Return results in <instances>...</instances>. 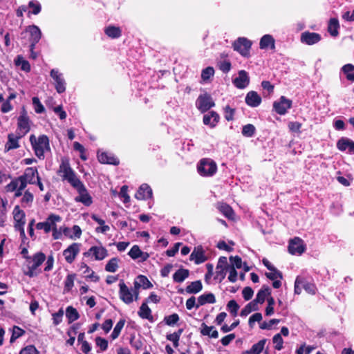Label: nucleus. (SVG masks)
<instances>
[{
    "mask_svg": "<svg viewBox=\"0 0 354 354\" xmlns=\"http://www.w3.org/2000/svg\"><path fill=\"white\" fill-rule=\"evenodd\" d=\"M25 331L18 326H14L12 334L10 337V342L15 341L16 339L20 337L24 334Z\"/></svg>",
    "mask_w": 354,
    "mask_h": 354,
    "instance_id": "nucleus-60",
    "label": "nucleus"
},
{
    "mask_svg": "<svg viewBox=\"0 0 354 354\" xmlns=\"http://www.w3.org/2000/svg\"><path fill=\"white\" fill-rule=\"evenodd\" d=\"M46 223L49 225L50 230L54 229V227H57V223L62 221V217L59 215L51 214L46 220Z\"/></svg>",
    "mask_w": 354,
    "mask_h": 354,
    "instance_id": "nucleus-41",
    "label": "nucleus"
},
{
    "mask_svg": "<svg viewBox=\"0 0 354 354\" xmlns=\"http://www.w3.org/2000/svg\"><path fill=\"white\" fill-rule=\"evenodd\" d=\"M201 333L203 335H207L212 338H217L218 337V331L214 329L213 326H208L205 324H202Z\"/></svg>",
    "mask_w": 354,
    "mask_h": 354,
    "instance_id": "nucleus-34",
    "label": "nucleus"
},
{
    "mask_svg": "<svg viewBox=\"0 0 354 354\" xmlns=\"http://www.w3.org/2000/svg\"><path fill=\"white\" fill-rule=\"evenodd\" d=\"M73 187L75 188L79 194V195L75 198L76 202L82 203L86 206H89L92 204V198L82 181Z\"/></svg>",
    "mask_w": 354,
    "mask_h": 354,
    "instance_id": "nucleus-10",
    "label": "nucleus"
},
{
    "mask_svg": "<svg viewBox=\"0 0 354 354\" xmlns=\"http://www.w3.org/2000/svg\"><path fill=\"white\" fill-rule=\"evenodd\" d=\"M266 343V339H261L257 344H254L250 350L243 352L242 354H260L263 350Z\"/></svg>",
    "mask_w": 354,
    "mask_h": 354,
    "instance_id": "nucleus-30",
    "label": "nucleus"
},
{
    "mask_svg": "<svg viewBox=\"0 0 354 354\" xmlns=\"http://www.w3.org/2000/svg\"><path fill=\"white\" fill-rule=\"evenodd\" d=\"M226 272V268H221L220 269H218V267H216L214 279L218 280L219 282H221L225 279Z\"/></svg>",
    "mask_w": 354,
    "mask_h": 354,
    "instance_id": "nucleus-55",
    "label": "nucleus"
},
{
    "mask_svg": "<svg viewBox=\"0 0 354 354\" xmlns=\"http://www.w3.org/2000/svg\"><path fill=\"white\" fill-rule=\"evenodd\" d=\"M30 141L33 147L35 155L39 158H44V153L50 150L48 138L42 135L37 138L34 135L30 136Z\"/></svg>",
    "mask_w": 354,
    "mask_h": 354,
    "instance_id": "nucleus-4",
    "label": "nucleus"
},
{
    "mask_svg": "<svg viewBox=\"0 0 354 354\" xmlns=\"http://www.w3.org/2000/svg\"><path fill=\"white\" fill-rule=\"evenodd\" d=\"M104 32L109 37L116 39L121 36L122 30L119 27L109 26L105 28Z\"/></svg>",
    "mask_w": 354,
    "mask_h": 354,
    "instance_id": "nucleus-32",
    "label": "nucleus"
},
{
    "mask_svg": "<svg viewBox=\"0 0 354 354\" xmlns=\"http://www.w3.org/2000/svg\"><path fill=\"white\" fill-rule=\"evenodd\" d=\"M138 315L142 319H147L149 320L152 319L151 310L147 306V302H144L142 304L138 311Z\"/></svg>",
    "mask_w": 354,
    "mask_h": 354,
    "instance_id": "nucleus-36",
    "label": "nucleus"
},
{
    "mask_svg": "<svg viewBox=\"0 0 354 354\" xmlns=\"http://www.w3.org/2000/svg\"><path fill=\"white\" fill-rule=\"evenodd\" d=\"M120 259L118 257L111 259L105 266V270L109 272H115L119 268Z\"/></svg>",
    "mask_w": 354,
    "mask_h": 354,
    "instance_id": "nucleus-35",
    "label": "nucleus"
},
{
    "mask_svg": "<svg viewBox=\"0 0 354 354\" xmlns=\"http://www.w3.org/2000/svg\"><path fill=\"white\" fill-rule=\"evenodd\" d=\"M337 147L340 151L348 149L349 153H354V142L346 138L339 139L337 143Z\"/></svg>",
    "mask_w": 354,
    "mask_h": 354,
    "instance_id": "nucleus-26",
    "label": "nucleus"
},
{
    "mask_svg": "<svg viewBox=\"0 0 354 354\" xmlns=\"http://www.w3.org/2000/svg\"><path fill=\"white\" fill-rule=\"evenodd\" d=\"M227 308L233 316H236L239 306L235 300H230L227 303Z\"/></svg>",
    "mask_w": 354,
    "mask_h": 354,
    "instance_id": "nucleus-54",
    "label": "nucleus"
},
{
    "mask_svg": "<svg viewBox=\"0 0 354 354\" xmlns=\"http://www.w3.org/2000/svg\"><path fill=\"white\" fill-rule=\"evenodd\" d=\"M258 310V306L255 301H252L248 303L241 311L240 315L241 317H246L249 315L252 311H255Z\"/></svg>",
    "mask_w": 354,
    "mask_h": 354,
    "instance_id": "nucleus-40",
    "label": "nucleus"
},
{
    "mask_svg": "<svg viewBox=\"0 0 354 354\" xmlns=\"http://www.w3.org/2000/svg\"><path fill=\"white\" fill-rule=\"evenodd\" d=\"M270 294V289L268 286H263L258 292L256 298L253 300L257 304H263L268 295Z\"/></svg>",
    "mask_w": 354,
    "mask_h": 354,
    "instance_id": "nucleus-31",
    "label": "nucleus"
},
{
    "mask_svg": "<svg viewBox=\"0 0 354 354\" xmlns=\"http://www.w3.org/2000/svg\"><path fill=\"white\" fill-rule=\"evenodd\" d=\"M216 302V299L212 293H207L201 295L198 297V302L196 304V308H198L199 306L205 305L206 304H214Z\"/></svg>",
    "mask_w": 354,
    "mask_h": 354,
    "instance_id": "nucleus-29",
    "label": "nucleus"
},
{
    "mask_svg": "<svg viewBox=\"0 0 354 354\" xmlns=\"http://www.w3.org/2000/svg\"><path fill=\"white\" fill-rule=\"evenodd\" d=\"M305 245L302 239L295 237L292 239L288 245V251L292 254H301L305 251Z\"/></svg>",
    "mask_w": 354,
    "mask_h": 354,
    "instance_id": "nucleus-16",
    "label": "nucleus"
},
{
    "mask_svg": "<svg viewBox=\"0 0 354 354\" xmlns=\"http://www.w3.org/2000/svg\"><path fill=\"white\" fill-rule=\"evenodd\" d=\"M203 288L201 281H195L192 282L186 288V292L189 294H196L200 292Z\"/></svg>",
    "mask_w": 354,
    "mask_h": 354,
    "instance_id": "nucleus-38",
    "label": "nucleus"
},
{
    "mask_svg": "<svg viewBox=\"0 0 354 354\" xmlns=\"http://www.w3.org/2000/svg\"><path fill=\"white\" fill-rule=\"evenodd\" d=\"M15 62L17 65L21 66V69L25 71H29L30 70L29 62L26 60H24L22 57L18 56Z\"/></svg>",
    "mask_w": 354,
    "mask_h": 354,
    "instance_id": "nucleus-52",
    "label": "nucleus"
},
{
    "mask_svg": "<svg viewBox=\"0 0 354 354\" xmlns=\"http://www.w3.org/2000/svg\"><path fill=\"white\" fill-rule=\"evenodd\" d=\"M29 8H32V13L34 15H38L41 11V5L37 1H30L28 3Z\"/></svg>",
    "mask_w": 354,
    "mask_h": 354,
    "instance_id": "nucleus-63",
    "label": "nucleus"
},
{
    "mask_svg": "<svg viewBox=\"0 0 354 354\" xmlns=\"http://www.w3.org/2000/svg\"><path fill=\"white\" fill-rule=\"evenodd\" d=\"M218 209L219 211L227 218H232L234 216V211L232 207L225 203L218 205Z\"/></svg>",
    "mask_w": 354,
    "mask_h": 354,
    "instance_id": "nucleus-39",
    "label": "nucleus"
},
{
    "mask_svg": "<svg viewBox=\"0 0 354 354\" xmlns=\"http://www.w3.org/2000/svg\"><path fill=\"white\" fill-rule=\"evenodd\" d=\"M80 244L78 243H74L69 245L63 252L65 260L68 263H71L75 260L76 256L79 254L80 250Z\"/></svg>",
    "mask_w": 354,
    "mask_h": 354,
    "instance_id": "nucleus-15",
    "label": "nucleus"
},
{
    "mask_svg": "<svg viewBox=\"0 0 354 354\" xmlns=\"http://www.w3.org/2000/svg\"><path fill=\"white\" fill-rule=\"evenodd\" d=\"M50 75L53 80L55 88L58 93H62L66 91V82L64 75L58 69L53 68L50 72Z\"/></svg>",
    "mask_w": 354,
    "mask_h": 354,
    "instance_id": "nucleus-12",
    "label": "nucleus"
},
{
    "mask_svg": "<svg viewBox=\"0 0 354 354\" xmlns=\"http://www.w3.org/2000/svg\"><path fill=\"white\" fill-rule=\"evenodd\" d=\"M32 101L35 111L37 113H42L44 112L45 108L37 97H33Z\"/></svg>",
    "mask_w": 354,
    "mask_h": 354,
    "instance_id": "nucleus-47",
    "label": "nucleus"
},
{
    "mask_svg": "<svg viewBox=\"0 0 354 354\" xmlns=\"http://www.w3.org/2000/svg\"><path fill=\"white\" fill-rule=\"evenodd\" d=\"M151 196L152 189L147 184H142L136 194V198L138 200H147Z\"/></svg>",
    "mask_w": 354,
    "mask_h": 354,
    "instance_id": "nucleus-24",
    "label": "nucleus"
},
{
    "mask_svg": "<svg viewBox=\"0 0 354 354\" xmlns=\"http://www.w3.org/2000/svg\"><path fill=\"white\" fill-rule=\"evenodd\" d=\"M292 106V100L281 96L273 103V109L279 115H284Z\"/></svg>",
    "mask_w": 354,
    "mask_h": 354,
    "instance_id": "nucleus-14",
    "label": "nucleus"
},
{
    "mask_svg": "<svg viewBox=\"0 0 354 354\" xmlns=\"http://www.w3.org/2000/svg\"><path fill=\"white\" fill-rule=\"evenodd\" d=\"M24 136L17 132V134L10 133L8 136V141L5 145L6 151L17 149L19 147V140Z\"/></svg>",
    "mask_w": 354,
    "mask_h": 354,
    "instance_id": "nucleus-22",
    "label": "nucleus"
},
{
    "mask_svg": "<svg viewBox=\"0 0 354 354\" xmlns=\"http://www.w3.org/2000/svg\"><path fill=\"white\" fill-rule=\"evenodd\" d=\"M19 185V178H16L6 186V190L8 192H13L17 190Z\"/></svg>",
    "mask_w": 354,
    "mask_h": 354,
    "instance_id": "nucleus-57",
    "label": "nucleus"
},
{
    "mask_svg": "<svg viewBox=\"0 0 354 354\" xmlns=\"http://www.w3.org/2000/svg\"><path fill=\"white\" fill-rule=\"evenodd\" d=\"M74 274L67 275L64 281V292H69L74 286Z\"/></svg>",
    "mask_w": 354,
    "mask_h": 354,
    "instance_id": "nucleus-48",
    "label": "nucleus"
},
{
    "mask_svg": "<svg viewBox=\"0 0 354 354\" xmlns=\"http://www.w3.org/2000/svg\"><path fill=\"white\" fill-rule=\"evenodd\" d=\"M270 272L266 273V275L268 278H269L271 280H275V279H282V274L280 271H279L276 268H274L272 270H270Z\"/></svg>",
    "mask_w": 354,
    "mask_h": 354,
    "instance_id": "nucleus-58",
    "label": "nucleus"
},
{
    "mask_svg": "<svg viewBox=\"0 0 354 354\" xmlns=\"http://www.w3.org/2000/svg\"><path fill=\"white\" fill-rule=\"evenodd\" d=\"M232 82L237 88L243 89L246 88L250 83V77L248 73L244 70L239 71L238 77H235Z\"/></svg>",
    "mask_w": 354,
    "mask_h": 354,
    "instance_id": "nucleus-17",
    "label": "nucleus"
},
{
    "mask_svg": "<svg viewBox=\"0 0 354 354\" xmlns=\"http://www.w3.org/2000/svg\"><path fill=\"white\" fill-rule=\"evenodd\" d=\"M33 194L28 190H26L21 198V203L26 206H30L33 201Z\"/></svg>",
    "mask_w": 354,
    "mask_h": 354,
    "instance_id": "nucleus-50",
    "label": "nucleus"
},
{
    "mask_svg": "<svg viewBox=\"0 0 354 354\" xmlns=\"http://www.w3.org/2000/svg\"><path fill=\"white\" fill-rule=\"evenodd\" d=\"M66 316L68 319V322L71 323L79 318V313L75 308L68 306L66 310Z\"/></svg>",
    "mask_w": 354,
    "mask_h": 354,
    "instance_id": "nucleus-42",
    "label": "nucleus"
},
{
    "mask_svg": "<svg viewBox=\"0 0 354 354\" xmlns=\"http://www.w3.org/2000/svg\"><path fill=\"white\" fill-rule=\"evenodd\" d=\"M197 169L202 176H212L216 172L217 165L212 159L203 158L198 164Z\"/></svg>",
    "mask_w": 354,
    "mask_h": 354,
    "instance_id": "nucleus-5",
    "label": "nucleus"
},
{
    "mask_svg": "<svg viewBox=\"0 0 354 354\" xmlns=\"http://www.w3.org/2000/svg\"><path fill=\"white\" fill-rule=\"evenodd\" d=\"M19 354H39V351L34 346L29 345L22 348Z\"/></svg>",
    "mask_w": 354,
    "mask_h": 354,
    "instance_id": "nucleus-64",
    "label": "nucleus"
},
{
    "mask_svg": "<svg viewBox=\"0 0 354 354\" xmlns=\"http://www.w3.org/2000/svg\"><path fill=\"white\" fill-rule=\"evenodd\" d=\"M189 274V272L187 269H179L173 275V279L176 283H182Z\"/></svg>",
    "mask_w": 354,
    "mask_h": 354,
    "instance_id": "nucleus-33",
    "label": "nucleus"
},
{
    "mask_svg": "<svg viewBox=\"0 0 354 354\" xmlns=\"http://www.w3.org/2000/svg\"><path fill=\"white\" fill-rule=\"evenodd\" d=\"M261 102V97L255 91H250L245 97V103L251 107H257Z\"/></svg>",
    "mask_w": 354,
    "mask_h": 354,
    "instance_id": "nucleus-25",
    "label": "nucleus"
},
{
    "mask_svg": "<svg viewBox=\"0 0 354 354\" xmlns=\"http://www.w3.org/2000/svg\"><path fill=\"white\" fill-rule=\"evenodd\" d=\"M140 284L137 281L134 282V287L129 288L123 281L119 283V297L126 304H131L134 300L137 301L139 298V288Z\"/></svg>",
    "mask_w": 354,
    "mask_h": 354,
    "instance_id": "nucleus-2",
    "label": "nucleus"
},
{
    "mask_svg": "<svg viewBox=\"0 0 354 354\" xmlns=\"http://www.w3.org/2000/svg\"><path fill=\"white\" fill-rule=\"evenodd\" d=\"M320 40V35L316 32H304L301 36V41L308 45H313Z\"/></svg>",
    "mask_w": 354,
    "mask_h": 354,
    "instance_id": "nucleus-20",
    "label": "nucleus"
},
{
    "mask_svg": "<svg viewBox=\"0 0 354 354\" xmlns=\"http://www.w3.org/2000/svg\"><path fill=\"white\" fill-rule=\"evenodd\" d=\"M255 132V127L253 124H248L243 127L242 134L245 137H252Z\"/></svg>",
    "mask_w": 354,
    "mask_h": 354,
    "instance_id": "nucleus-49",
    "label": "nucleus"
},
{
    "mask_svg": "<svg viewBox=\"0 0 354 354\" xmlns=\"http://www.w3.org/2000/svg\"><path fill=\"white\" fill-rule=\"evenodd\" d=\"M215 104L212 97L208 94L201 95L196 102V107L202 112L204 113L214 106Z\"/></svg>",
    "mask_w": 354,
    "mask_h": 354,
    "instance_id": "nucleus-13",
    "label": "nucleus"
},
{
    "mask_svg": "<svg viewBox=\"0 0 354 354\" xmlns=\"http://www.w3.org/2000/svg\"><path fill=\"white\" fill-rule=\"evenodd\" d=\"M125 324L124 319H120L114 327V329L111 335V337L113 339L118 338L119 336L122 328L124 327Z\"/></svg>",
    "mask_w": 354,
    "mask_h": 354,
    "instance_id": "nucleus-46",
    "label": "nucleus"
},
{
    "mask_svg": "<svg viewBox=\"0 0 354 354\" xmlns=\"http://www.w3.org/2000/svg\"><path fill=\"white\" fill-rule=\"evenodd\" d=\"M189 259L192 261H194L195 263L196 264H200L205 262L207 260V258L205 255V252L202 246L194 248Z\"/></svg>",
    "mask_w": 354,
    "mask_h": 354,
    "instance_id": "nucleus-23",
    "label": "nucleus"
},
{
    "mask_svg": "<svg viewBox=\"0 0 354 354\" xmlns=\"http://www.w3.org/2000/svg\"><path fill=\"white\" fill-rule=\"evenodd\" d=\"M26 259V270L24 273L29 277H34L41 273L39 267L45 261L46 255L39 252L32 256H25Z\"/></svg>",
    "mask_w": 354,
    "mask_h": 354,
    "instance_id": "nucleus-1",
    "label": "nucleus"
},
{
    "mask_svg": "<svg viewBox=\"0 0 354 354\" xmlns=\"http://www.w3.org/2000/svg\"><path fill=\"white\" fill-rule=\"evenodd\" d=\"M98 160L103 164H111L117 165L119 164V160L112 153L108 152H98Z\"/></svg>",
    "mask_w": 354,
    "mask_h": 354,
    "instance_id": "nucleus-21",
    "label": "nucleus"
},
{
    "mask_svg": "<svg viewBox=\"0 0 354 354\" xmlns=\"http://www.w3.org/2000/svg\"><path fill=\"white\" fill-rule=\"evenodd\" d=\"M219 121V115L215 111H211L203 116V123L210 127H214Z\"/></svg>",
    "mask_w": 354,
    "mask_h": 354,
    "instance_id": "nucleus-28",
    "label": "nucleus"
},
{
    "mask_svg": "<svg viewBox=\"0 0 354 354\" xmlns=\"http://www.w3.org/2000/svg\"><path fill=\"white\" fill-rule=\"evenodd\" d=\"M342 69L346 74L347 80L354 82V66L351 64H347Z\"/></svg>",
    "mask_w": 354,
    "mask_h": 354,
    "instance_id": "nucleus-43",
    "label": "nucleus"
},
{
    "mask_svg": "<svg viewBox=\"0 0 354 354\" xmlns=\"http://www.w3.org/2000/svg\"><path fill=\"white\" fill-rule=\"evenodd\" d=\"M214 75V69L212 66H208L203 69L201 73V79L203 82H207L210 77Z\"/></svg>",
    "mask_w": 354,
    "mask_h": 354,
    "instance_id": "nucleus-44",
    "label": "nucleus"
},
{
    "mask_svg": "<svg viewBox=\"0 0 354 354\" xmlns=\"http://www.w3.org/2000/svg\"><path fill=\"white\" fill-rule=\"evenodd\" d=\"M13 217L15 220V228L20 232L21 238L26 237L24 231V225L26 223L25 213L19 206H16L13 210Z\"/></svg>",
    "mask_w": 354,
    "mask_h": 354,
    "instance_id": "nucleus-7",
    "label": "nucleus"
},
{
    "mask_svg": "<svg viewBox=\"0 0 354 354\" xmlns=\"http://www.w3.org/2000/svg\"><path fill=\"white\" fill-rule=\"evenodd\" d=\"M339 28L338 19L336 18H332L329 21L328 24V32L333 37H336L338 35V29Z\"/></svg>",
    "mask_w": 354,
    "mask_h": 354,
    "instance_id": "nucleus-37",
    "label": "nucleus"
},
{
    "mask_svg": "<svg viewBox=\"0 0 354 354\" xmlns=\"http://www.w3.org/2000/svg\"><path fill=\"white\" fill-rule=\"evenodd\" d=\"M183 333V329H179L177 332L174 333H171L167 335V339L173 342V344L175 347L178 346V341L180 339V337Z\"/></svg>",
    "mask_w": 354,
    "mask_h": 354,
    "instance_id": "nucleus-45",
    "label": "nucleus"
},
{
    "mask_svg": "<svg viewBox=\"0 0 354 354\" xmlns=\"http://www.w3.org/2000/svg\"><path fill=\"white\" fill-rule=\"evenodd\" d=\"M227 272H229L228 280L232 283L236 282L237 280V272L236 268L230 266L227 268Z\"/></svg>",
    "mask_w": 354,
    "mask_h": 354,
    "instance_id": "nucleus-61",
    "label": "nucleus"
},
{
    "mask_svg": "<svg viewBox=\"0 0 354 354\" xmlns=\"http://www.w3.org/2000/svg\"><path fill=\"white\" fill-rule=\"evenodd\" d=\"M128 254L132 259L136 260L140 259V261L141 262L147 261L149 257V254L147 252H142L137 245H134L131 248Z\"/></svg>",
    "mask_w": 354,
    "mask_h": 354,
    "instance_id": "nucleus-19",
    "label": "nucleus"
},
{
    "mask_svg": "<svg viewBox=\"0 0 354 354\" xmlns=\"http://www.w3.org/2000/svg\"><path fill=\"white\" fill-rule=\"evenodd\" d=\"M302 287L310 295H315L316 293L315 286L313 283L307 281L304 278V283H302Z\"/></svg>",
    "mask_w": 354,
    "mask_h": 354,
    "instance_id": "nucleus-51",
    "label": "nucleus"
},
{
    "mask_svg": "<svg viewBox=\"0 0 354 354\" xmlns=\"http://www.w3.org/2000/svg\"><path fill=\"white\" fill-rule=\"evenodd\" d=\"M30 119L24 106L21 108L20 115L17 120L18 133L24 136L30 131Z\"/></svg>",
    "mask_w": 354,
    "mask_h": 354,
    "instance_id": "nucleus-11",
    "label": "nucleus"
},
{
    "mask_svg": "<svg viewBox=\"0 0 354 354\" xmlns=\"http://www.w3.org/2000/svg\"><path fill=\"white\" fill-rule=\"evenodd\" d=\"M252 41L245 37H239L232 46L234 50L239 52L242 56L248 57L250 55V50L252 46Z\"/></svg>",
    "mask_w": 354,
    "mask_h": 354,
    "instance_id": "nucleus-8",
    "label": "nucleus"
},
{
    "mask_svg": "<svg viewBox=\"0 0 354 354\" xmlns=\"http://www.w3.org/2000/svg\"><path fill=\"white\" fill-rule=\"evenodd\" d=\"M138 279L139 281H137V282L138 283H140V286H142L144 289L149 288L152 286V284L148 280V279L143 275H140L138 277Z\"/></svg>",
    "mask_w": 354,
    "mask_h": 354,
    "instance_id": "nucleus-62",
    "label": "nucleus"
},
{
    "mask_svg": "<svg viewBox=\"0 0 354 354\" xmlns=\"http://www.w3.org/2000/svg\"><path fill=\"white\" fill-rule=\"evenodd\" d=\"M26 31L30 34V41L32 44V48H35V45L39 41L41 37V31L39 28L35 25L29 26Z\"/></svg>",
    "mask_w": 354,
    "mask_h": 354,
    "instance_id": "nucleus-18",
    "label": "nucleus"
},
{
    "mask_svg": "<svg viewBox=\"0 0 354 354\" xmlns=\"http://www.w3.org/2000/svg\"><path fill=\"white\" fill-rule=\"evenodd\" d=\"M85 257H90L95 261H102L108 257V250L102 245H94L91 247L84 254Z\"/></svg>",
    "mask_w": 354,
    "mask_h": 354,
    "instance_id": "nucleus-9",
    "label": "nucleus"
},
{
    "mask_svg": "<svg viewBox=\"0 0 354 354\" xmlns=\"http://www.w3.org/2000/svg\"><path fill=\"white\" fill-rule=\"evenodd\" d=\"M37 176H39L36 167L26 168L23 175L18 177L21 187H26L28 184H35Z\"/></svg>",
    "mask_w": 354,
    "mask_h": 354,
    "instance_id": "nucleus-6",
    "label": "nucleus"
},
{
    "mask_svg": "<svg viewBox=\"0 0 354 354\" xmlns=\"http://www.w3.org/2000/svg\"><path fill=\"white\" fill-rule=\"evenodd\" d=\"M259 48L261 49H267L270 48V49L275 48V40L274 37L271 35H263L259 42Z\"/></svg>",
    "mask_w": 354,
    "mask_h": 354,
    "instance_id": "nucleus-27",
    "label": "nucleus"
},
{
    "mask_svg": "<svg viewBox=\"0 0 354 354\" xmlns=\"http://www.w3.org/2000/svg\"><path fill=\"white\" fill-rule=\"evenodd\" d=\"M165 324L168 326H174L179 320V316L176 313H174L171 315L165 317Z\"/></svg>",
    "mask_w": 354,
    "mask_h": 354,
    "instance_id": "nucleus-56",
    "label": "nucleus"
},
{
    "mask_svg": "<svg viewBox=\"0 0 354 354\" xmlns=\"http://www.w3.org/2000/svg\"><path fill=\"white\" fill-rule=\"evenodd\" d=\"M230 261L231 263V265H230L231 267H234V268H241L243 266L242 259L238 257H230Z\"/></svg>",
    "mask_w": 354,
    "mask_h": 354,
    "instance_id": "nucleus-59",
    "label": "nucleus"
},
{
    "mask_svg": "<svg viewBox=\"0 0 354 354\" xmlns=\"http://www.w3.org/2000/svg\"><path fill=\"white\" fill-rule=\"evenodd\" d=\"M272 342L274 344V348L278 350V351H280L283 348V340L281 337V335L279 334V333H277L276 335H274L273 338H272Z\"/></svg>",
    "mask_w": 354,
    "mask_h": 354,
    "instance_id": "nucleus-53",
    "label": "nucleus"
},
{
    "mask_svg": "<svg viewBox=\"0 0 354 354\" xmlns=\"http://www.w3.org/2000/svg\"><path fill=\"white\" fill-rule=\"evenodd\" d=\"M57 174L62 178V180L67 181L72 187L75 186L81 182L77 176L75 172L71 168L69 161L66 158H62L57 170Z\"/></svg>",
    "mask_w": 354,
    "mask_h": 354,
    "instance_id": "nucleus-3",
    "label": "nucleus"
}]
</instances>
